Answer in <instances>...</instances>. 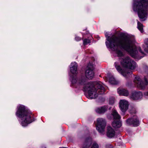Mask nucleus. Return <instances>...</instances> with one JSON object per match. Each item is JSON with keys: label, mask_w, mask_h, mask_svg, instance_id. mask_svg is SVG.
<instances>
[{"label": "nucleus", "mask_w": 148, "mask_h": 148, "mask_svg": "<svg viewBox=\"0 0 148 148\" xmlns=\"http://www.w3.org/2000/svg\"><path fill=\"white\" fill-rule=\"evenodd\" d=\"M106 36L109 42V43L106 42V46L113 50L119 57L124 56L123 53L120 49H122L126 51L132 57L135 58L138 57V50L143 53L140 47H137L134 44L135 40L133 36L127 35L118 38L114 36H107L106 34Z\"/></svg>", "instance_id": "f257e3e1"}, {"label": "nucleus", "mask_w": 148, "mask_h": 148, "mask_svg": "<svg viewBox=\"0 0 148 148\" xmlns=\"http://www.w3.org/2000/svg\"><path fill=\"white\" fill-rule=\"evenodd\" d=\"M72 82L79 89L83 88L84 91L88 92V96L90 99H95L98 95L104 93L105 89L100 82H96L94 84L87 83L85 78H81L79 80L73 79Z\"/></svg>", "instance_id": "f03ea898"}, {"label": "nucleus", "mask_w": 148, "mask_h": 148, "mask_svg": "<svg viewBox=\"0 0 148 148\" xmlns=\"http://www.w3.org/2000/svg\"><path fill=\"white\" fill-rule=\"evenodd\" d=\"M148 9V0H134L133 9L137 11L138 16L141 21L145 20Z\"/></svg>", "instance_id": "7ed1b4c3"}, {"label": "nucleus", "mask_w": 148, "mask_h": 148, "mask_svg": "<svg viewBox=\"0 0 148 148\" xmlns=\"http://www.w3.org/2000/svg\"><path fill=\"white\" fill-rule=\"evenodd\" d=\"M16 115L21 119V124L23 126H26L33 121L31 119V113L26 109L25 106L23 105H20L18 107Z\"/></svg>", "instance_id": "20e7f679"}, {"label": "nucleus", "mask_w": 148, "mask_h": 148, "mask_svg": "<svg viewBox=\"0 0 148 148\" xmlns=\"http://www.w3.org/2000/svg\"><path fill=\"white\" fill-rule=\"evenodd\" d=\"M120 63L123 67L131 70L134 69L137 66L136 62L128 57L121 59Z\"/></svg>", "instance_id": "39448f33"}, {"label": "nucleus", "mask_w": 148, "mask_h": 148, "mask_svg": "<svg viewBox=\"0 0 148 148\" xmlns=\"http://www.w3.org/2000/svg\"><path fill=\"white\" fill-rule=\"evenodd\" d=\"M96 129L100 133L103 134L106 126L105 120L102 118H99L97 120Z\"/></svg>", "instance_id": "423d86ee"}, {"label": "nucleus", "mask_w": 148, "mask_h": 148, "mask_svg": "<svg viewBox=\"0 0 148 148\" xmlns=\"http://www.w3.org/2000/svg\"><path fill=\"white\" fill-rule=\"evenodd\" d=\"M134 82L137 87L141 89H144L148 83L146 79L145 78V82H143L138 76L135 77Z\"/></svg>", "instance_id": "0eeeda50"}, {"label": "nucleus", "mask_w": 148, "mask_h": 148, "mask_svg": "<svg viewBox=\"0 0 148 148\" xmlns=\"http://www.w3.org/2000/svg\"><path fill=\"white\" fill-rule=\"evenodd\" d=\"M94 67L93 65L89 63L87 67V69L85 72V75L87 78L89 79H92L94 76V73L93 71Z\"/></svg>", "instance_id": "6e6552de"}, {"label": "nucleus", "mask_w": 148, "mask_h": 148, "mask_svg": "<svg viewBox=\"0 0 148 148\" xmlns=\"http://www.w3.org/2000/svg\"><path fill=\"white\" fill-rule=\"evenodd\" d=\"M114 65L116 69L118 72L124 77H127L130 75H131L132 74V72L131 71L126 72L124 70L121 68L118 62H115Z\"/></svg>", "instance_id": "1a4fd4ad"}, {"label": "nucleus", "mask_w": 148, "mask_h": 148, "mask_svg": "<svg viewBox=\"0 0 148 148\" xmlns=\"http://www.w3.org/2000/svg\"><path fill=\"white\" fill-rule=\"evenodd\" d=\"M127 124L132 125L134 126H137L139 125V121L137 116H134L131 118L126 120Z\"/></svg>", "instance_id": "9d476101"}, {"label": "nucleus", "mask_w": 148, "mask_h": 148, "mask_svg": "<svg viewBox=\"0 0 148 148\" xmlns=\"http://www.w3.org/2000/svg\"><path fill=\"white\" fill-rule=\"evenodd\" d=\"M128 102L125 99L120 100L119 102V108L123 112H125L128 107Z\"/></svg>", "instance_id": "9b49d317"}, {"label": "nucleus", "mask_w": 148, "mask_h": 148, "mask_svg": "<svg viewBox=\"0 0 148 148\" xmlns=\"http://www.w3.org/2000/svg\"><path fill=\"white\" fill-rule=\"evenodd\" d=\"M108 117L109 119H111L113 118L114 119H119L120 118V115L115 110H113L111 114L108 116Z\"/></svg>", "instance_id": "f8f14e48"}, {"label": "nucleus", "mask_w": 148, "mask_h": 148, "mask_svg": "<svg viewBox=\"0 0 148 148\" xmlns=\"http://www.w3.org/2000/svg\"><path fill=\"white\" fill-rule=\"evenodd\" d=\"M115 135V132L111 127L108 126L107 128V136L110 138L113 137Z\"/></svg>", "instance_id": "ddd939ff"}, {"label": "nucleus", "mask_w": 148, "mask_h": 148, "mask_svg": "<svg viewBox=\"0 0 148 148\" xmlns=\"http://www.w3.org/2000/svg\"><path fill=\"white\" fill-rule=\"evenodd\" d=\"M142 95V94L141 92L134 91L133 92L131 97L134 100H137L141 98Z\"/></svg>", "instance_id": "4468645a"}, {"label": "nucleus", "mask_w": 148, "mask_h": 148, "mask_svg": "<svg viewBox=\"0 0 148 148\" xmlns=\"http://www.w3.org/2000/svg\"><path fill=\"white\" fill-rule=\"evenodd\" d=\"M77 64L75 62H72L71 64L70 70L71 73L74 74L77 73Z\"/></svg>", "instance_id": "2eb2a0df"}, {"label": "nucleus", "mask_w": 148, "mask_h": 148, "mask_svg": "<svg viewBox=\"0 0 148 148\" xmlns=\"http://www.w3.org/2000/svg\"><path fill=\"white\" fill-rule=\"evenodd\" d=\"M108 107L107 106H103L97 108L95 109V111L99 114H103L105 113Z\"/></svg>", "instance_id": "dca6fc26"}, {"label": "nucleus", "mask_w": 148, "mask_h": 148, "mask_svg": "<svg viewBox=\"0 0 148 148\" xmlns=\"http://www.w3.org/2000/svg\"><path fill=\"white\" fill-rule=\"evenodd\" d=\"M118 93L120 95L125 96H127L129 95L128 91L125 89H122L118 91Z\"/></svg>", "instance_id": "f3484780"}, {"label": "nucleus", "mask_w": 148, "mask_h": 148, "mask_svg": "<svg viewBox=\"0 0 148 148\" xmlns=\"http://www.w3.org/2000/svg\"><path fill=\"white\" fill-rule=\"evenodd\" d=\"M91 139H86L83 145L82 148H88L91 145Z\"/></svg>", "instance_id": "a211bd4d"}, {"label": "nucleus", "mask_w": 148, "mask_h": 148, "mask_svg": "<svg viewBox=\"0 0 148 148\" xmlns=\"http://www.w3.org/2000/svg\"><path fill=\"white\" fill-rule=\"evenodd\" d=\"M112 124L113 127L115 128H119L121 126V122L119 121H114Z\"/></svg>", "instance_id": "6ab92c4d"}, {"label": "nucleus", "mask_w": 148, "mask_h": 148, "mask_svg": "<svg viewBox=\"0 0 148 148\" xmlns=\"http://www.w3.org/2000/svg\"><path fill=\"white\" fill-rule=\"evenodd\" d=\"M109 82L111 84H116L118 83V82L113 76H111L110 78Z\"/></svg>", "instance_id": "aec40b11"}, {"label": "nucleus", "mask_w": 148, "mask_h": 148, "mask_svg": "<svg viewBox=\"0 0 148 148\" xmlns=\"http://www.w3.org/2000/svg\"><path fill=\"white\" fill-rule=\"evenodd\" d=\"M137 27L138 29L141 32H143V25L142 24H141L139 22H138Z\"/></svg>", "instance_id": "412c9836"}, {"label": "nucleus", "mask_w": 148, "mask_h": 148, "mask_svg": "<svg viewBox=\"0 0 148 148\" xmlns=\"http://www.w3.org/2000/svg\"><path fill=\"white\" fill-rule=\"evenodd\" d=\"M98 145L96 143H94L91 146L90 148H99Z\"/></svg>", "instance_id": "4be33fe9"}, {"label": "nucleus", "mask_w": 148, "mask_h": 148, "mask_svg": "<svg viewBox=\"0 0 148 148\" xmlns=\"http://www.w3.org/2000/svg\"><path fill=\"white\" fill-rule=\"evenodd\" d=\"M90 42V41L89 40L87 39H85L83 41V44L84 45H87L88 43Z\"/></svg>", "instance_id": "5701e85b"}, {"label": "nucleus", "mask_w": 148, "mask_h": 148, "mask_svg": "<svg viewBox=\"0 0 148 148\" xmlns=\"http://www.w3.org/2000/svg\"><path fill=\"white\" fill-rule=\"evenodd\" d=\"M130 112L132 114H133L135 113L136 112V110L135 108H132L130 110Z\"/></svg>", "instance_id": "b1692460"}, {"label": "nucleus", "mask_w": 148, "mask_h": 148, "mask_svg": "<svg viewBox=\"0 0 148 148\" xmlns=\"http://www.w3.org/2000/svg\"><path fill=\"white\" fill-rule=\"evenodd\" d=\"M114 98H110L109 100V103L111 104H113L114 103Z\"/></svg>", "instance_id": "393cba45"}, {"label": "nucleus", "mask_w": 148, "mask_h": 148, "mask_svg": "<svg viewBox=\"0 0 148 148\" xmlns=\"http://www.w3.org/2000/svg\"><path fill=\"white\" fill-rule=\"evenodd\" d=\"M144 42L147 47H148V38L145 39L144 40Z\"/></svg>", "instance_id": "a878e982"}, {"label": "nucleus", "mask_w": 148, "mask_h": 148, "mask_svg": "<svg viewBox=\"0 0 148 148\" xmlns=\"http://www.w3.org/2000/svg\"><path fill=\"white\" fill-rule=\"evenodd\" d=\"M75 40L77 41L80 40H81V38L79 37L76 36L75 38Z\"/></svg>", "instance_id": "bb28decb"}, {"label": "nucleus", "mask_w": 148, "mask_h": 148, "mask_svg": "<svg viewBox=\"0 0 148 148\" xmlns=\"http://www.w3.org/2000/svg\"><path fill=\"white\" fill-rule=\"evenodd\" d=\"M144 95L145 96H148V92H145L144 93Z\"/></svg>", "instance_id": "cd10ccee"}, {"label": "nucleus", "mask_w": 148, "mask_h": 148, "mask_svg": "<svg viewBox=\"0 0 148 148\" xmlns=\"http://www.w3.org/2000/svg\"><path fill=\"white\" fill-rule=\"evenodd\" d=\"M108 146H110V148H113V147H112V146L110 145H108Z\"/></svg>", "instance_id": "c85d7f7f"}]
</instances>
